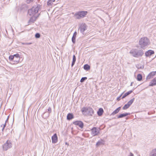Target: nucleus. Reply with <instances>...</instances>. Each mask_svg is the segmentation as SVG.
<instances>
[{"label":"nucleus","instance_id":"obj_1","mask_svg":"<svg viewBox=\"0 0 156 156\" xmlns=\"http://www.w3.org/2000/svg\"><path fill=\"white\" fill-rule=\"evenodd\" d=\"M129 53L133 57L138 58L142 57L143 55L144 52L142 50L132 49L130 51Z\"/></svg>","mask_w":156,"mask_h":156},{"label":"nucleus","instance_id":"obj_2","mask_svg":"<svg viewBox=\"0 0 156 156\" xmlns=\"http://www.w3.org/2000/svg\"><path fill=\"white\" fill-rule=\"evenodd\" d=\"M150 44L149 39L146 37L141 38L139 41V44L141 48L144 49L146 47Z\"/></svg>","mask_w":156,"mask_h":156},{"label":"nucleus","instance_id":"obj_3","mask_svg":"<svg viewBox=\"0 0 156 156\" xmlns=\"http://www.w3.org/2000/svg\"><path fill=\"white\" fill-rule=\"evenodd\" d=\"M81 111L83 114H87L88 115L92 116L94 114L93 110L89 107H83L82 108Z\"/></svg>","mask_w":156,"mask_h":156},{"label":"nucleus","instance_id":"obj_4","mask_svg":"<svg viewBox=\"0 0 156 156\" xmlns=\"http://www.w3.org/2000/svg\"><path fill=\"white\" fill-rule=\"evenodd\" d=\"M88 12L87 11H81L75 13L74 17L76 19H80L85 17L87 14Z\"/></svg>","mask_w":156,"mask_h":156},{"label":"nucleus","instance_id":"obj_5","mask_svg":"<svg viewBox=\"0 0 156 156\" xmlns=\"http://www.w3.org/2000/svg\"><path fill=\"white\" fill-rule=\"evenodd\" d=\"M40 5H37V6H34L31 9L28 11V14L30 16H33L37 13L39 9Z\"/></svg>","mask_w":156,"mask_h":156},{"label":"nucleus","instance_id":"obj_6","mask_svg":"<svg viewBox=\"0 0 156 156\" xmlns=\"http://www.w3.org/2000/svg\"><path fill=\"white\" fill-rule=\"evenodd\" d=\"M12 146V141L11 140H8L3 145L2 148L4 151H6L11 148Z\"/></svg>","mask_w":156,"mask_h":156},{"label":"nucleus","instance_id":"obj_7","mask_svg":"<svg viewBox=\"0 0 156 156\" xmlns=\"http://www.w3.org/2000/svg\"><path fill=\"white\" fill-rule=\"evenodd\" d=\"M87 25L85 23H82L80 26L79 28V30L80 31V33L83 34H84V31L87 29Z\"/></svg>","mask_w":156,"mask_h":156},{"label":"nucleus","instance_id":"obj_8","mask_svg":"<svg viewBox=\"0 0 156 156\" xmlns=\"http://www.w3.org/2000/svg\"><path fill=\"white\" fill-rule=\"evenodd\" d=\"M91 134L93 136L97 135L99 133V129L96 127H94L91 130Z\"/></svg>","mask_w":156,"mask_h":156},{"label":"nucleus","instance_id":"obj_9","mask_svg":"<svg viewBox=\"0 0 156 156\" xmlns=\"http://www.w3.org/2000/svg\"><path fill=\"white\" fill-rule=\"evenodd\" d=\"M73 124L76 125L78 126L80 128H82L83 126V123L81 121H76L74 122Z\"/></svg>","mask_w":156,"mask_h":156},{"label":"nucleus","instance_id":"obj_10","mask_svg":"<svg viewBox=\"0 0 156 156\" xmlns=\"http://www.w3.org/2000/svg\"><path fill=\"white\" fill-rule=\"evenodd\" d=\"M52 143H56L58 141V137L57 134L55 133L52 137Z\"/></svg>","mask_w":156,"mask_h":156},{"label":"nucleus","instance_id":"obj_11","mask_svg":"<svg viewBox=\"0 0 156 156\" xmlns=\"http://www.w3.org/2000/svg\"><path fill=\"white\" fill-rule=\"evenodd\" d=\"M14 62L16 63H19L20 62V55L18 54L14 55Z\"/></svg>","mask_w":156,"mask_h":156},{"label":"nucleus","instance_id":"obj_12","mask_svg":"<svg viewBox=\"0 0 156 156\" xmlns=\"http://www.w3.org/2000/svg\"><path fill=\"white\" fill-rule=\"evenodd\" d=\"M154 53V52L153 51L149 50L145 52V55L146 57L150 56Z\"/></svg>","mask_w":156,"mask_h":156},{"label":"nucleus","instance_id":"obj_13","mask_svg":"<svg viewBox=\"0 0 156 156\" xmlns=\"http://www.w3.org/2000/svg\"><path fill=\"white\" fill-rule=\"evenodd\" d=\"M156 74V71L154 72H152L148 74L147 77V79H150L153 77V76L155 75Z\"/></svg>","mask_w":156,"mask_h":156},{"label":"nucleus","instance_id":"obj_14","mask_svg":"<svg viewBox=\"0 0 156 156\" xmlns=\"http://www.w3.org/2000/svg\"><path fill=\"white\" fill-rule=\"evenodd\" d=\"M156 85V77L150 82L149 86H153Z\"/></svg>","mask_w":156,"mask_h":156},{"label":"nucleus","instance_id":"obj_15","mask_svg":"<svg viewBox=\"0 0 156 156\" xmlns=\"http://www.w3.org/2000/svg\"><path fill=\"white\" fill-rule=\"evenodd\" d=\"M130 114V113H125L119 115L118 116L117 118L118 119L122 118L123 117H125L127 115H129Z\"/></svg>","mask_w":156,"mask_h":156},{"label":"nucleus","instance_id":"obj_16","mask_svg":"<svg viewBox=\"0 0 156 156\" xmlns=\"http://www.w3.org/2000/svg\"><path fill=\"white\" fill-rule=\"evenodd\" d=\"M77 35V32L75 31L73 34V35L72 38V40L73 43L74 44L76 42V38Z\"/></svg>","mask_w":156,"mask_h":156},{"label":"nucleus","instance_id":"obj_17","mask_svg":"<svg viewBox=\"0 0 156 156\" xmlns=\"http://www.w3.org/2000/svg\"><path fill=\"white\" fill-rule=\"evenodd\" d=\"M121 109V107H119L116 109L111 114V115H114L117 113Z\"/></svg>","mask_w":156,"mask_h":156},{"label":"nucleus","instance_id":"obj_18","mask_svg":"<svg viewBox=\"0 0 156 156\" xmlns=\"http://www.w3.org/2000/svg\"><path fill=\"white\" fill-rule=\"evenodd\" d=\"M103 112H104L102 108H100L97 112L98 115L99 116L101 115H102V114H103Z\"/></svg>","mask_w":156,"mask_h":156},{"label":"nucleus","instance_id":"obj_19","mask_svg":"<svg viewBox=\"0 0 156 156\" xmlns=\"http://www.w3.org/2000/svg\"><path fill=\"white\" fill-rule=\"evenodd\" d=\"M73 118V115L72 113H69L67 115V119L68 120H70Z\"/></svg>","mask_w":156,"mask_h":156},{"label":"nucleus","instance_id":"obj_20","mask_svg":"<svg viewBox=\"0 0 156 156\" xmlns=\"http://www.w3.org/2000/svg\"><path fill=\"white\" fill-rule=\"evenodd\" d=\"M104 144V141L102 140H100L98 141L97 143H96V146H98L101 145H103Z\"/></svg>","mask_w":156,"mask_h":156},{"label":"nucleus","instance_id":"obj_21","mask_svg":"<svg viewBox=\"0 0 156 156\" xmlns=\"http://www.w3.org/2000/svg\"><path fill=\"white\" fill-rule=\"evenodd\" d=\"M36 18L35 17H31L28 21V23H34L36 20Z\"/></svg>","mask_w":156,"mask_h":156},{"label":"nucleus","instance_id":"obj_22","mask_svg":"<svg viewBox=\"0 0 156 156\" xmlns=\"http://www.w3.org/2000/svg\"><path fill=\"white\" fill-rule=\"evenodd\" d=\"M84 69L86 70H88L90 69V66L88 64H85L83 66Z\"/></svg>","mask_w":156,"mask_h":156},{"label":"nucleus","instance_id":"obj_23","mask_svg":"<svg viewBox=\"0 0 156 156\" xmlns=\"http://www.w3.org/2000/svg\"><path fill=\"white\" fill-rule=\"evenodd\" d=\"M55 0H49L47 2V5L49 6H51L53 3L55 1Z\"/></svg>","mask_w":156,"mask_h":156},{"label":"nucleus","instance_id":"obj_24","mask_svg":"<svg viewBox=\"0 0 156 156\" xmlns=\"http://www.w3.org/2000/svg\"><path fill=\"white\" fill-rule=\"evenodd\" d=\"M135 100V98H133L131 100H130L129 101L128 103H127L129 106H130L132 104V103H133L134 100Z\"/></svg>","mask_w":156,"mask_h":156},{"label":"nucleus","instance_id":"obj_25","mask_svg":"<svg viewBox=\"0 0 156 156\" xmlns=\"http://www.w3.org/2000/svg\"><path fill=\"white\" fill-rule=\"evenodd\" d=\"M76 61V57L75 55L73 56V62L72 64V66H73L75 63Z\"/></svg>","mask_w":156,"mask_h":156},{"label":"nucleus","instance_id":"obj_26","mask_svg":"<svg viewBox=\"0 0 156 156\" xmlns=\"http://www.w3.org/2000/svg\"><path fill=\"white\" fill-rule=\"evenodd\" d=\"M142 75L140 74H138L137 76V80L139 81H140L142 80Z\"/></svg>","mask_w":156,"mask_h":156},{"label":"nucleus","instance_id":"obj_27","mask_svg":"<svg viewBox=\"0 0 156 156\" xmlns=\"http://www.w3.org/2000/svg\"><path fill=\"white\" fill-rule=\"evenodd\" d=\"M129 107H130V106H129V105H128L127 104H126V105H125L123 107L122 109L123 110L126 109H128V108H129Z\"/></svg>","mask_w":156,"mask_h":156},{"label":"nucleus","instance_id":"obj_28","mask_svg":"<svg viewBox=\"0 0 156 156\" xmlns=\"http://www.w3.org/2000/svg\"><path fill=\"white\" fill-rule=\"evenodd\" d=\"M9 59L10 61H13V62H14V55H10L9 57Z\"/></svg>","mask_w":156,"mask_h":156},{"label":"nucleus","instance_id":"obj_29","mask_svg":"<svg viewBox=\"0 0 156 156\" xmlns=\"http://www.w3.org/2000/svg\"><path fill=\"white\" fill-rule=\"evenodd\" d=\"M8 118H9V116H8V117L6 120L5 121V123L4 124H3L1 126V127L2 126H3V128L2 129V131H3V130H4V128H5V126H6V124L5 123H6V122H7V121H8Z\"/></svg>","mask_w":156,"mask_h":156},{"label":"nucleus","instance_id":"obj_30","mask_svg":"<svg viewBox=\"0 0 156 156\" xmlns=\"http://www.w3.org/2000/svg\"><path fill=\"white\" fill-rule=\"evenodd\" d=\"M87 77H82V78L80 80V82H81V83H82V82H84L86 80H87Z\"/></svg>","mask_w":156,"mask_h":156},{"label":"nucleus","instance_id":"obj_31","mask_svg":"<svg viewBox=\"0 0 156 156\" xmlns=\"http://www.w3.org/2000/svg\"><path fill=\"white\" fill-rule=\"evenodd\" d=\"M35 37L36 38H39L40 37V35L38 33H36L35 35Z\"/></svg>","mask_w":156,"mask_h":156},{"label":"nucleus","instance_id":"obj_32","mask_svg":"<svg viewBox=\"0 0 156 156\" xmlns=\"http://www.w3.org/2000/svg\"><path fill=\"white\" fill-rule=\"evenodd\" d=\"M154 153H156V149L152 150L151 153V155L152 154H154ZM154 156H156V155H154Z\"/></svg>","mask_w":156,"mask_h":156},{"label":"nucleus","instance_id":"obj_33","mask_svg":"<svg viewBox=\"0 0 156 156\" xmlns=\"http://www.w3.org/2000/svg\"><path fill=\"white\" fill-rule=\"evenodd\" d=\"M48 112L49 114L51 113V107H49L48 108ZM49 115V114H48V116Z\"/></svg>","mask_w":156,"mask_h":156},{"label":"nucleus","instance_id":"obj_34","mask_svg":"<svg viewBox=\"0 0 156 156\" xmlns=\"http://www.w3.org/2000/svg\"><path fill=\"white\" fill-rule=\"evenodd\" d=\"M133 90H131L128 91V92L126 93V94H127V95H129L131 93H132L133 92Z\"/></svg>","mask_w":156,"mask_h":156},{"label":"nucleus","instance_id":"obj_35","mask_svg":"<svg viewBox=\"0 0 156 156\" xmlns=\"http://www.w3.org/2000/svg\"><path fill=\"white\" fill-rule=\"evenodd\" d=\"M137 68L138 69H141L143 68V66H140V65H137L136 66Z\"/></svg>","mask_w":156,"mask_h":156},{"label":"nucleus","instance_id":"obj_36","mask_svg":"<svg viewBox=\"0 0 156 156\" xmlns=\"http://www.w3.org/2000/svg\"><path fill=\"white\" fill-rule=\"evenodd\" d=\"M34 0H27L26 2L27 3L29 4L32 2Z\"/></svg>","mask_w":156,"mask_h":156},{"label":"nucleus","instance_id":"obj_37","mask_svg":"<svg viewBox=\"0 0 156 156\" xmlns=\"http://www.w3.org/2000/svg\"><path fill=\"white\" fill-rule=\"evenodd\" d=\"M32 44L31 43H22L24 45H30Z\"/></svg>","mask_w":156,"mask_h":156},{"label":"nucleus","instance_id":"obj_38","mask_svg":"<svg viewBox=\"0 0 156 156\" xmlns=\"http://www.w3.org/2000/svg\"><path fill=\"white\" fill-rule=\"evenodd\" d=\"M127 96V94L126 93L125 94L122 96V98L123 99L124 98H125Z\"/></svg>","mask_w":156,"mask_h":156},{"label":"nucleus","instance_id":"obj_39","mask_svg":"<svg viewBox=\"0 0 156 156\" xmlns=\"http://www.w3.org/2000/svg\"><path fill=\"white\" fill-rule=\"evenodd\" d=\"M122 94H121L120 96V97H118L117 99V100H118V101H119L120 100V97H121V96H122Z\"/></svg>","mask_w":156,"mask_h":156},{"label":"nucleus","instance_id":"obj_40","mask_svg":"<svg viewBox=\"0 0 156 156\" xmlns=\"http://www.w3.org/2000/svg\"><path fill=\"white\" fill-rule=\"evenodd\" d=\"M128 156H133V154L132 153H130V155Z\"/></svg>","mask_w":156,"mask_h":156},{"label":"nucleus","instance_id":"obj_41","mask_svg":"<svg viewBox=\"0 0 156 156\" xmlns=\"http://www.w3.org/2000/svg\"><path fill=\"white\" fill-rule=\"evenodd\" d=\"M133 82H131L130 84V86H132L133 84Z\"/></svg>","mask_w":156,"mask_h":156},{"label":"nucleus","instance_id":"obj_42","mask_svg":"<svg viewBox=\"0 0 156 156\" xmlns=\"http://www.w3.org/2000/svg\"><path fill=\"white\" fill-rule=\"evenodd\" d=\"M65 144H66V145H68V144L67 143V142H66L65 143Z\"/></svg>","mask_w":156,"mask_h":156},{"label":"nucleus","instance_id":"obj_43","mask_svg":"<svg viewBox=\"0 0 156 156\" xmlns=\"http://www.w3.org/2000/svg\"><path fill=\"white\" fill-rule=\"evenodd\" d=\"M46 113V112H45L44 113L43 115H44Z\"/></svg>","mask_w":156,"mask_h":156}]
</instances>
